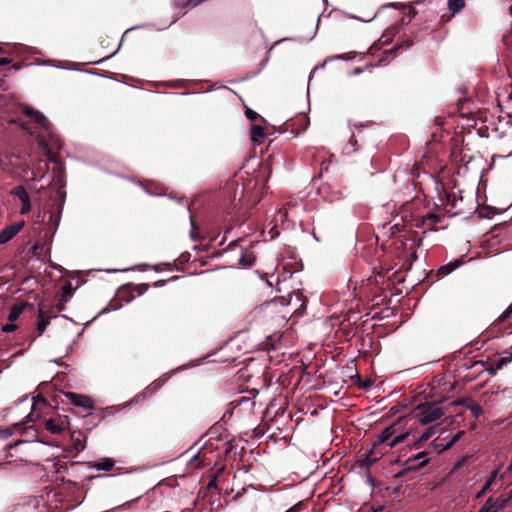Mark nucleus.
<instances>
[{"label": "nucleus", "instance_id": "1", "mask_svg": "<svg viewBox=\"0 0 512 512\" xmlns=\"http://www.w3.org/2000/svg\"><path fill=\"white\" fill-rule=\"evenodd\" d=\"M441 205L444 209L453 215H457L462 212L463 197L460 192L454 190H444L443 193L439 194Z\"/></svg>", "mask_w": 512, "mask_h": 512}, {"label": "nucleus", "instance_id": "2", "mask_svg": "<svg viewBox=\"0 0 512 512\" xmlns=\"http://www.w3.org/2000/svg\"><path fill=\"white\" fill-rule=\"evenodd\" d=\"M443 416V411L440 407L436 405H425L420 407V412L418 414L419 421L422 425H427L431 422H434L440 419Z\"/></svg>", "mask_w": 512, "mask_h": 512}, {"label": "nucleus", "instance_id": "3", "mask_svg": "<svg viewBox=\"0 0 512 512\" xmlns=\"http://www.w3.org/2000/svg\"><path fill=\"white\" fill-rule=\"evenodd\" d=\"M65 396L74 406L81 407L89 411L94 408V401L87 395L67 392Z\"/></svg>", "mask_w": 512, "mask_h": 512}, {"label": "nucleus", "instance_id": "4", "mask_svg": "<svg viewBox=\"0 0 512 512\" xmlns=\"http://www.w3.org/2000/svg\"><path fill=\"white\" fill-rule=\"evenodd\" d=\"M22 112L26 116L33 118L47 133H50L51 123L43 113L27 105L23 106Z\"/></svg>", "mask_w": 512, "mask_h": 512}, {"label": "nucleus", "instance_id": "5", "mask_svg": "<svg viewBox=\"0 0 512 512\" xmlns=\"http://www.w3.org/2000/svg\"><path fill=\"white\" fill-rule=\"evenodd\" d=\"M24 227V222H16L6 226L0 231V244H6L12 240Z\"/></svg>", "mask_w": 512, "mask_h": 512}, {"label": "nucleus", "instance_id": "6", "mask_svg": "<svg viewBox=\"0 0 512 512\" xmlns=\"http://www.w3.org/2000/svg\"><path fill=\"white\" fill-rule=\"evenodd\" d=\"M266 136L264 128L260 125H253L250 131V138L254 144L260 145Z\"/></svg>", "mask_w": 512, "mask_h": 512}, {"label": "nucleus", "instance_id": "7", "mask_svg": "<svg viewBox=\"0 0 512 512\" xmlns=\"http://www.w3.org/2000/svg\"><path fill=\"white\" fill-rule=\"evenodd\" d=\"M493 362L496 364V368L500 370L512 362V352L504 351L498 358L494 359Z\"/></svg>", "mask_w": 512, "mask_h": 512}, {"label": "nucleus", "instance_id": "8", "mask_svg": "<svg viewBox=\"0 0 512 512\" xmlns=\"http://www.w3.org/2000/svg\"><path fill=\"white\" fill-rule=\"evenodd\" d=\"M465 7V0H447V8L451 16H455Z\"/></svg>", "mask_w": 512, "mask_h": 512}, {"label": "nucleus", "instance_id": "9", "mask_svg": "<svg viewBox=\"0 0 512 512\" xmlns=\"http://www.w3.org/2000/svg\"><path fill=\"white\" fill-rule=\"evenodd\" d=\"M459 404L465 405L466 408L471 411L475 418H479L483 413L482 407L476 402L464 400L460 401Z\"/></svg>", "mask_w": 512, "mask_h": 512}, {"label": "nucleus", "instance_id": "10", "mask_svg": "<svg viewBox=\"0 0 512 512\" xmlns=\"http://www.w3.org/2000/svg\"><path fill=\"white\" fill-rule=\"evenodd\" d=\"M508 499H500L493 501L491 498L487 499L486 503L490 508V512H498L506 507Z\"/></svg>", "mask_w": 512, "mask_h": 512}, {"label": "nucleus", "instance_id": "11", "mask_svg": "<svg viewBox=\"0 0 512 512\" xmlns=\"http://www.w3.org/2000/svg\"><path fill=\"white\" fill-rule=\"evenodd\" d=\"M460 266V261L456 260L454 262H450L446 265H443L439 268L438 274L442 276H447L450 273H452L454 270H456Z\"/></svg>", "mask_w": 512, "mask_h": 512}, {"label": "nucleus", "instance_id": "12", "mask_svg": "<svg viewBox=\"0 0 512 512\" xmlns=\"http://www.w3.org/2000/svg\"><path fill=\"white\" fill-rule=\"evenodd\" d=\"M497 474H498V469H495L494 471L491 472L489 478L485 481L482 489L477 494V498L482 497L490 489L492 483L495 481V479L497 477Z\"/></svg>", "mask_w": 512, "mask_h": 512}, {"label": "nucleus", "instance_id": "13", "mask_svg": "<svg viewBox=\"0 0 512 512\" xmlns=\"http://www.w3.org/2000/svg\"><path fill=\"white\" fill-rule=\"evenodd\" d=\"M395 434V426L386 427L378 436V443L383 444L391 439Z\"/></svg>", "mask_w": 512, "mask_h": 512}, {"label": "nucleus", "instance_id": "14", "mask_svg": "<svg viewBox=\"0 0 512 512\" xmlns=\"http://www.w3.org/2000/svg\"><path fill=\"white\" fill-rule=\"evenodd\" d=\"M45 427L52 434H60L64 430L63 426L58 424L54 419L46 420Z\"/></svg>", "mask_w": 512, "mask_h": 512}, {"label": "nucleus", "instance_id": "15", "mask_svg": "<svg viewBox=\"0 0 512 512\" xmlns=\"http://www.w3.org/2000/svg\"><path fill=\"white\" fill-rule=\"evenodd\" d=\"M113 466L114 461L109 458H103L93 465L97 471H109Z\"/></svg>", "mask_w": 512, "mask_h": 512}, {"label": "nucleus", "instance_id": "16", "mask_svg": "<svg viewBox=\"0 0 512 512\" xmlns=\"http://www.w3.org/2000/svg\"><path fill=\"white\" fill-rule=\"evenodd\" d=\"M48 325H49V317L45 316L42 310H39L38 323H37L38 333L41 335Z\"/></svg>", "mask_w": 512, "mask_h": 512}, {"label": "nucleus", "instance_id": "17", "mask_svg": "<svg viewBox=\"0 0 512 512\" xmlns=\"http://www.w3.org/2000/svg\"><path fill=\"white\" fill-rule=\"evenodd\" d=\"M13 196L19 198L20 201H23V200H26L27 198H29V195L25 189L24 186L22 185H18V186H15L11 192H10Z\"/></svg>", "mask_w": 512, "mask_h": 512}, {"label": "nucleus", "instance_id": "18", "mask_svg": "<svg viewBox=\"0 0 512 512\" xmlns=\"http://www.w3.org/2000/svg\"><path fill=\"white\" fill-rule=\"evenodd\" d=\"M23 309H24V308H23V306H22V305H14V306L11 308V310H10V312H9V314H8V320H9L10 322H14V321H16V320L19 318V316L22 314Z\"/></svg>", "mask_w": 512, "mask_h": 512}, {"label": "nucleus", "instance_id": "19", "mask_svg": "<svg viewBox=\"0 0 512 512\" xmlns=\"http://www.w3.org/2000/svg\"><path fill=\"white\" fill-rule=\"evenodd\" d=\"M408 437V433H401L396 435L391 441L388 443L389 448H394L399 443H402Z\"/></svg>", "mask_w": 512, "mask_h": 512}, {"label": "nucleus", "instance_id": "20", "mask_svg": "<svg viewBox=\"0 0 512 512\" xmlns=\"http://www.w3.org/2000/svg\"><path fill=\"white\" fill-rule=\"evenodd\" d=\"M38 403H43L45 404L46 403V400L40 396H38L37 398H33V405H32V408H31V412L28 414L27 416V421L26 422H32L34 421V418H33V409L34 407L38 404Z\"/></svg>", "mask_w": 512, "mask_h": 512}, {"label": "nucleus", "instance_id": "21", "mask_svg": "<svg viewBox=\"0 0 512 512\" xmlns=\"http://www.w3.org/2000/svg\"><path fill=\"white\" fill-rule=\"evenodd\" d=\"M455 443L449 438H443L440 444H437L436 447L439 448V451H445L450 449Z\"/></svg>", "mask_w": 512, "mask_h": 512}, {"label": "nucleus", "instance_id": "22", "mask_svg": "<svg viewBox=\"0 0 512 512\" xmlns=\"http://www.w3.org/2000/svg\"><path fill=\"white\" fill-rule=\"evenodd\" d=\"M512 315V303L506 308L505 311H503L500 316L498 317L499 322H504Z\"/></svg>", "mask_w": 512, "mask_h": 512}, {"label": "nucleus", "instance_id": "23", "mask_svg": "<svg viewBox=\"0 0 512 512\" xmlns=\"http://www.w3.org/2000/svg\"><path fill=\"white\" fill-rule=\"evenodd\" d=\"M21 204H22V207H21L20 213L23 215L29 213L31 210L30 197L27 198L26 200L21 201Z\"/></svg>", "mask_w": 512, "mask_h": 512}, {"label": "nucleus", "instance_id": "24", "mask_svg": "<svg viewBox=\"0 0 512 512\" xmlns=\"http://www.w3.org/2000/svg\"><path fill=\"white\" fill-rule=\"evenodd\" d=\"M254 262V258L251 257V256H244L242 255L240 258H239V264L243 265V266H251Z\"/></svg>", "mask_w": 512, "mask_h": 512}, {"label": "nucleus", "instance_id": "25", "mask_svg": "<svg viewBox=\"0 0 512 512\" xmlns=\"http://www.w3.org/2000/svg\"><path fill=\"white\" fill-rule=\"evenodd\" d=\"M500 369L499 368H496V364L492 361L489 366L486 368V372L489 374V375H496L497 372L499 371Z\"/></svg>", "mask_w": 512, "mask_h": 512}, {"label": "nucleus", "instance_id": "26", "mask_svg": "<svg viewBox=\"0 0 512 512\" xmlns=\"http://www.w3.org/2000/svg\"><path fill=\"white\" fill-rule=\"evenodd\" d=\"M245 115L246 117L251 120V121H254L257 119L258 117V114L257 112H255L254 110L250 109V108H247L246 111H245Z\"/></svg>", "mask_w": 512, "mask_h": 512}, {"label": "nucleus", "instance_id": "27", "mask_svg": "<svg viewBox=\"0 0 512 512\" xmlns=\"http://www.w3.org/2000/svg\"><path fill=\"white\" fill-rule=\"evenodd\" d=\"M1 330L2 332L10 333L16 330V325L11 322L3 325Z\"/></svg>", "mask_w": 512, "mask_h": 512}, {"label": "nucleus", "instance_id": "28", "mask_svg": "<svg viewBox=\"0 0 512 512\" xmlns=\"http://www.w3.org/2000/svg\"><path fill=\"white\" fill-rule=\"evenodd\" d=\"M415 459H417V460L422 459V462L420 463V466H424L428 462L427 454L425 452H419L415 456Z\"/></svg>", "mask_w": 512, "mask_h": 512}, {"label": "nucleus", "instance_id": "29", "mask_svg": "<svg viewBox=\"0 0 512 512\" xmlns=\"http://www.w3.org/2000/svg\"><path fill=\"white\" fill-rule=\"evenodd\" d=\"M72 292H73V290H72L71 285H66L63 288V293H62L63 298L70 297L72 295Z\"/></svg>", "mask_w": 512, "mask_h": 512}, {"label": "nucleus", "instance_id": "30", "mask_svg": "<svg viewBox=\"0 0 512 512\" xmlns=\"http://www.w3.org/2000/svg\"><path fill=\"white\" fill-rule=\"evenodd\" d=\"M463 435H464V431H458L450 439L452 440V442L456 443L458 440H460L462 438Z\"/></svg>", "mask_w": 512, "mask_h": 512}, {"label": "nucleus", "instance_id": "31", "mask_svg": "<svg viewBox=\"0 0 512 512\" xmlns=\"http://www.w3.org/2000/svg\"><path fill=\"white\" fill-rule=\"evenodd\" d=\"M433 429V427H430L426 430V432L419 438V441H425L430 437V431Z\"/></svg>", "mask_w": 512, "mask_h": 512}, {"label": "nucleus", "instance_id": "32", "mask_svg": "<svg viewBox=\"0 0 512 512\" xmlns=\"http://www.w3.org/2000/svg\"><path fill=\"white\" fill-rule=\"evenodd\" d=\"M10 62H11V60L9 58H6V57L0 58V66L8 65Z\"/></svg>", "mask_w": 512, "mask_h": 512}, {"label": "nucleus", "instance_id": "33", "mask_svg": "<svg viewBox=\"0 0 512 512\" xmlns=\"http://www.w3.org/2000/svg\"><path fill=\"white\" fill-rule=\"evenodd\" d=\"M478 512H490V508L485 502V504L481 507V509Z\"/></svg>", "mask_w": 512, "mask_h": 512}, {"label": "nucleus", "instance_id": "34", "mask_svg": "<svg viewBox=\"0 0 512 512\" xmlns=\"http://www.w3.org/2000/svg\"><path fill=\"white\" fill-rule=\"evenodd\" d=\"M37 141H38V144L40 146H42L44 149L47 148V144L45 143V141L42 138H38Z\"/></svg>", "mask_w": 512, "mask_h": 512}, {"label": "nucleus", "instance_id": "35", "mask_svg": "<svg viewBox=\"0 0 512 512\" xmlns=\"http://www.w3.org/2000/svg\"><path fill=\"white\" fill-rule=\"evenodd\" d=\"M438 219H439V217L437 215H434V214H431V215L427 216V220H433V221L437 222Z\"/></svg>", "mask_w": 512, "mask_h": 512}, {"label": "nucleus", "instance_id": "36", "mask_svg": "<svg viewBox=\"0 0 512 512\" xmlns=\"http://www.w3.org/2000/svg\"><path fill=\"white\" fill-rule=\"evenodd\" d=\"M361 72H362V70H361L360 68H355V69L351 72V75H359Z\"/></svg>", "mask_w": 512, "mask_h": 512}, {"label": "nucleus", "instance_id": "37", "mask_svg": "<svg viewBox=\"0 0 512 512\" xmlns=\"http://www.w3.org/2000/svg\"><path fill=\"white\" fill-rule=\"evenodd\" d=\"M134 502H135V500H133L131 502H127V503L123 504L121 507H125V506L130 507Z\"/></svg>", "mask_w": 512, "mask_h": 512}, {"label": "nucleus", "instance_id": "38", "mask_svg": "<svg viewBox=\"0 0 512 512\" xmlns=\"http://www.w3.org/2000/svg\"><path fill=\"white\" fill-rule=\"evenodd\" d=\"M12 434V432L10 430H5L4 431V436L7 437V436H10Z\"/></svg>", "mask_w": 512, "mask_h": 512}, {"label": "nucleus", "instance_id": "39", "mask_svg": "<svg viewBox=\"0 0 512 512\" xmlns=\"http://www.w3.org/2000/svg\"><path fill=\"white\" fill-rule=\"evenodd\" d=\"M511 155H512V151L507 156H511Z\"/></svg>", "mask_w": 512, "mask_h": 512}]
</instances>
